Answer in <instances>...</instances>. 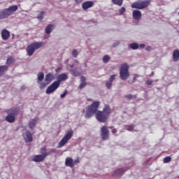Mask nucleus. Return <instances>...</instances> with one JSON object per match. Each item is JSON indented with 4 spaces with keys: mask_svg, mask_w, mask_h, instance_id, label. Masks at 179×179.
I'll return each mask as SVG.
<instances>
[{
    "mask_svg": "<svg viewBox=\"0 0 179 179\" xmlns=\"http://www.w3.org/2000/svg\"><path fill=\"white\" fill-rule=\"evenodd\" d=\"M125 98H126V99H132V94H127V95H125Z\"/></svg>",
    "mask_w": 179,
    "mask_h": 179,
    "instance_id": "obj_40",
    "label": "nucleus"
},
{
    "mask_svg": "<svg viewBox=\"0 0 179 179\" xmlns=\"http://www.w3.org/2000/svg\"><path fill=\"white\" fill-rule=\"evenodd\" d=\"M152 83H153V80H148L146 81V84L148 85V86H150V85H152Z\"/></svg>",
    "mask_w": 179,
    "mask_h": 179,
    "instance_id": "obj_38",
    "label": "nucleus"
},
{
    "mask_svg": "<svg viewBox=\"0 0 179 179\" xmlns=\"http://www.w3.org/2000/svg\"><path fill=\"white\" fill-rule=\"evenodd\" d=\"M78 50H73V51H72V55H73V57H74V58H76L77 57H78Z\"/></svg>",
    "mask_w": 179,
    "mask_h": 179,
    "instance_id": "obj_33",
    "label": "nucleus"
},
{
    "mask_svg": "<svg viewBox=\"0 0 179 179\" xmlns=\"http://www.w3.org/2000/svg\"><path fill=\"white\" fill-rule=\"evenodd\" d=\"M135 82H136V77H134L133 80L131 81V83H135Z\"/></svg>",
    "mask_w": 179,
    "mask_h": 179,
    "instance_id": "obj_44",
    "label": "nucleus"
},
{
    "mask_svg": "<svg viewBox=\"0 0 179 179\" xmlns=\"http://www.w3.org/2000/svg\"><path fill=\"white\" fill-rule=\"evenodd\" d=\"M124 173H125V170L122 168L121 169H118L117 170L114 171V176H122V174H124Z\"/></svg>",
    "mask_w": 179,
    "mask_h": 179,
    "instance_id": "obj_22",
    "label": "nucleus"
},
{
    "mask_svg": "<svg viewBox=\"0 0 179 179\" xmlns=\"http://www.w3.org/2000/svg\"><path fill=\"white\" fill-rule=\"evenodd\" d=\"M150 0H144L141 1H135L131 4L132 9H145L149 5H150Z\"/></svg>",
    "mask_w": 179,
    "mask_h": 179,
    "instance_id": "obj_5",
    "label": "nucleus"
},
{
    "mask_svg": "<svg viewBox=\"0 0 179 179\" xmlns=\"http://www.w3.org/2000/svg\"><path fill=\"white\" fill-rule=\"evenodd\" d=\"M8 115L6 117L7 122L12 124L15 121V116L19 114V110L16 109H10L7 110Z\"/></svg>",
    "mask_w": 179,
    "mask_h": 179,
    "instance_id": "obj_7",
    "label": "nucleus"
},
{
    "mask_svg": "<svg viewBox=\"0 0 179 179\" xmlns=\"http://www.w3.org/2000/svg\"><path fill=\"white\" fill-rule=\"evenodd\" d=\"M155 75V72L152 71L151 73L150 74V76H153Z\"/></svg>",
    "mask_w": 179,
    "mask_h": 179,
    "instance_id": "obj_48",
    "label": "nucleus"
},
{
    "mask_svg": "<svg viewBox=\"0 0 179 179\" xmlns=\"http://www.w3.org/2000/svg\"><path fill=\"white\" fill-rule=\"evenodd\" d=\"M41 153L42 155H44V153H47V148H41Z\"/></svg>",
    "mask_w": 179,
    "mask_h": 179,
    "instance_id": "obj_37",
    "label": "nucleus"
},
{
    "mask_svg": "<svg viewBox=\"0 0 179 179\" xmlns=\"http://www.w3.org/2000/svg\"><path fill=\"white\" fill-rule=\"evenodd\" d=\"M127 130L130 131H134V125L127 126Z\"/></svg>",
    "mask_w": 179,
    "mask_h": 179,
    "instance_id": "obj_35",
    "label": "nucleus"
},
{
    "mask_svg": "<svg viewBox=\"0 0 179 179\" xmlns=\"http://www.w3.org/2000/svg\"><path fill=\"white\" fill-rule=\"evenodd\" d=\"M110 57L108 56V55H106L102 59L103 64H107V62H110Z\"/></svg>",
    "mask_w": 179,
    "mask_h": 179,
    "instance_id": "obj_26",
    "label": "nucleus"
},
{
    "mask_svg": "<svg viewBox=\"0 0 179 179\" xmlns=\"http://www.w3.org/2000/svg\"><path fill=\"white\" fill-rule=\"evenodd\" d=\"M10 37V32H9V31L5 29L1 31V38L3 40L6 41V40H8Z\"/></svg>",
    "mask_w": 179,
    "mask_h": 179,
    "instance_id": "obj_15",
    "label": "nucleus"
},
{
    "mask_svg": "<svg viewBox=\"0 0 179 179\" xmlns=\"http://www.w3.org/2000/svg\"><path fill=\"white\" fill-rule=\"evenodd\" d=\"M43 45H45V42H34L31 43L27 48V52L29 57H31L36 50H38V48H41Z\"/></svg>",
    "mask_w": 179,
    "mask_h": 179,
    "instance_id": "obj_2",
    "label": "nucleus"
},
{
    "mask_svg": "<svg viewBox=\"0 0 179 179\" xmlns=\"http://www.w3.org/2000/svg\"><path fill=\"white\" fill-rule=\"evenodd\" d=\"M52 79H54V75L52 73L45 75V82H48V83H50V82L52 81Z\"/></svg>",
    "mask_w": 179,
    "mask_h": 179,
    "instance_id": "obj_17",
    "label": "nucleus"
},
{
    "mask_svg": "<svg viewBox=\"0 0 179 179\" xmlns=\"http://www.w3.org/2000/svg\"><path fill=\"white\" fill-rule=\"evenodd\" d=\"M119 13L120 15H124V13H125V7H122L120 10H119Z\"/></svg>",
    "mask_w": 179,
    "mask_h": 179,
    "instance_id": "obj_32",
    "label": "nucleus"
},
{
    "mask_svg": "<svg viewBox=\"0 0 179 179\" xmlns=\"http://www.w3.org/2000/svg\"><path fill=\"white\" fill-rule=\"evenodd\" d=\"M76 3H80L82 0H75Z\"/></svg>",
    "mask_w": 179,
    "mask_h": 179,
    "instance_id": "obj_45",
    "label": "nucleus"
},
{
    "mask_svg": "<svg viewBox=\"0 0 179 179\" xmlns=\"http://www.w3.org/2000/svg\"><path fill=\"white\" fill-rule=\"evenodd\" d=\"M93 5H94L93 1H85L83 3L82 8L84 9V10H87V9H89V8H92Z\"/></svg>",
    "mask_w": 179,
    "mask_h": 179,
    "instance_id": "obj_16",
    "label": "nucleus"
},
{
    "mask_svg": "<svg viewBox=\"0 0 179 179\" xmlns=\"http://www.w3.org/2000/svg\"><path fill=\"white\" fill-rule=\"evenodd\" d=\"M65 166L66 167H71V169L75 167V163L73 162V159L70 157L66 158Z\"/></svg>",
    "mask_w": 179,
    "mask_h": 179,
    "instance_id": "obj_14",
    "label": "nucleus"
},
{
    "mask_svg": "<svg viewBox=\"0 0 179 179\" xmlns=\"http://www.w3.org/2000/svg\"><path fill=\"white\" fill-rule=\"evenodd\" d=\"M44 17V11H42L40 13V14L38 15L37 19L41 22Z\"/></svg>",
    "mask_w": 179,
    "mask_h": 179,
    "instance_id": "obj_29",
    "label": "nucleus"
},
{
    "mask_svg": "<svg viewBox=\"0 0 179 179\" xmlns=\"http://www.w3.org/2000/svg\"><path fill=\"white\" fill-rule=\"evenodd\" d=\"M178 15H179V13H178Z\"/></svg>",
    "mask_w": 179,
    "mask_h": 179,
    "instance_id": "obj_50",
    "label": "nucleus"
},
{
    "mask_svg": "<svg viewBox=\"0 0 179 179\" xmlns=\"http://www.w3.org/2000/svg\"><path fill=\"white\" fill-rule=\"evenodd\" d=\"M117 45H120V42H115L113 43V47H117Z\"/></svg>",
    "mask_w": 179,
    "mask_h": 179,
    "instance_id": "obj_42",
    "label": "nucleus"
},
{
    "mask_svg": "<svg viewBox=\"0 0 179 179\" xmlns=\"http://www.w3.org/2000/svg\"><path fill=\"white\" fill-rule=\"evenodd\" d=\"M147 51H150L152 50V48L150 46L147 47L146 48Z\"/></svg>",
    "mask_w": 179,
    "mask_h": 179,
    "instance_id": "obj_47",
    "label": "nucleus"
},
{
    "mask_svg": "<svg viewBox=\"0 0 179 179\" xmlns=\"http://www.w3.org/2000/svg\"><path fill=\"white\" fill-rule=\"evenodd\" d=\"M66 94H68V90H66L64 92V93L60 95V97H61L62 99H64V97H65V96H66Z\"/></svg>",
    "mask_w": 179,
    "mask_h": 179,
    "instance_id": "obj_36",
    "label": "nucleus"
},
{
    "mask_svg": "<svg viewBox=\"0 0 179 179\" xmlns=\"http://www.w3.org/2000/svg\"><path fill=\"white\" fill-rule=\"evenodd\" d=\"M114 5H117V6H122L124 0H111Z\"/></svg>",
    "mask_w": 179,
    "mask_h": 179,
    "instance_id": "obj_24",
    "label": "nucleus"
},
{
    "mask_svg": "<svg viewBox=\"0 0 179 179\" xmlns=\"http://www.w3.org/2000/svg\"><path fill=\"white\" fill-rule=\"evenodd\" d=\"M50 152H45L43 155H34L32 160L36 163H40L41 162H44V160H45V157H47V156H50Z\"/></svg>",
    "mask_w": 179,
    "mask_h": 179,
    "instance_id": "obj_9",
    "label": "nucleus"
},
{
    "mask_svg": "<svg viewBox=\"0 0 179 179\" xmlns=\"http://www.w3.org/2000/svg\"><path fill=\"white\" fill-rule=\"evenodd\" d=\"M37 124V119H31L29 122V127L30 129H33Z\"/></svg>",
    "mask_w": 179,
    "mask_h": 179,
    "instance_id": "obj_19",
    "label": "nucleus"
},
{
    "mask_svg": "<svg viewBox=\"0 0 179 179\" xmlns=\"http://www.w3.org/2000/svg\"><path fill=\"white\" fill-rule=\"evenodd\" d=\"M9 69V67L6 65L0 66V76H2Z\"/></svg>",
    "mask_w": 179,
    "mask_h": 179,
    "instance_id": "obj_20",
    "label": "nucleus"
},
{
    "mask_svg": "<svg viewBox=\"0 0 179 179\" xmlns=\"http://www.w3.org/2000/svg\"><path fill=\"white\" fill-rule=\"evenodd\" d=\"M120 78L122 80H127L129 78V65L127 63L121 64L120 70Z\"/></svg>",
    "mask_w": 179,
    "mask_h": 179,
    "instance_id": "obj_4",
    "label": "nucleus"
},
{
    "mask_svg": "<svg viewBox=\"0 0 179 179\" xmlns=\"http://www.w3.org/2000/svg\"><path fill=\"white\" fill-rule=\"evenodd\" d=\"M179 59V50H175L173 52V62H177Z\"/></svg>",
    "mask_w": 179,
    "mask_h": 179,
    "instance_id": "obj_18",
    "label": "nucleus"
},
{
    "mask_svg": "<svg viewBox=\"0 0 179 179\" xmlns=\"http://www.w3.org/2000/svg\"><path fill=\"white\" fill-rule=\"evenodd\" d=\"M73 136V131L69 130L64 138L58 143L57 148H64L66 143H68V141Z\"/></svg>",
    "mask_w": 179,
    "mask_h": 179,
    "instance_id": "obj_6",
    "label": "nucleus"
},
{
    "mask_svg": "<svg viewBox=\"0 0 179 179\" xmlns=\"http://www.w3.org/2000/svg\"><path fill=\"white\" fill-rule=\"evenodd\" d=\"M44 79V73L40 72L38 74V83L41 82Z\"/></svg>",
    "mask_w": 179,
    "mask_h": 179,
    "instance_id": "obj_25",
    "label": "nucleus"
},
{
    "mask_svg": "<svg viewBox=\"0 0 179 179\" xmlns=\"http://www.w3.org/2000/svg\"><path fill=\"white\" fill-rule=\"evenodd\" d=\"M117 76V75L113 74L112 75L110 78H109V82L113 83V81L115 79V77Z\"/></svg>",
    "mask_w": 179,
    "mask_h": 179,
    "instance_id": "obj_34",
    "label": "nucleus"
},
{
    "mask_svg": "<svg viewBox=\"0 0 179 179\" xmlns=\"http://www.w3.org/2000/svg\"><path fill=\"white\" fill-rule=\"evenodd\" d=\"M59 87V85L58 83H57L55 81L52 83V85H50L46 90V94H51V93H54V92L56 91L57 89Z\"/></svg>",
    "mask_w": 179,
    "mask_h": 179,
    "instance_id": "obj_10",
    "label": "nucleus"
},
{
    "mask_svg": "<svg viewBox=\"0 0 179 179\" xmlns=\"http://www.w3.org/2000/svg\"><path fill=\"white\" fill-rule=\"evenodd\" d=\"M170 162H171V157H166L164 158V163H170Z\"/></svg>",
    "mask_w": 179,
    "mask_h": 179,
    "instance_id": "obj_31",
    "label": "nucleus"
},
{
    "mask_svg": "<svg viewBox=\"0 0 179 179\" xmlns=\"http://www.w3.org/2000/svg\"><path fill=\"white\" fill-rule=\"evenodd\" d=\"M54 27H55L53 24H48L45 28L46 34H50L52 31V30H54Z\"/></svg>",
    "mask_w": 179,
    "mask_h": 179,
    "instance_id": "obj_21",
    "label": "nucleus"
},
{
    "mask_svg": "<svg viewBox=\"0 0 179 179\" xmlns=\"http://www.w3.org/2000/svg\"><path fill=\"white\" fill-rule=\"evenodd\" d=\"M99 107H100V101H94L87 107L85 117L92 118L95 114L96 118L99 122L106 123L110 117V114H111V108L110 106L105 105L103 110L101 111L99 110Z\"/></svg>",
    "mask_w": 179,
    "mask_h": 179,
    "instance_id": "obj_1",
    "label": "nucleus"
},
{
    "mask_svg": "<svg viewBox=\"0 0 179 179\" xmlns=\"http://www.w3.org/2000/svg\"><path fill=\"white\" fill-rule=\"evenodd\" d=\"M22 136L25 142H33V134H31L30 131L27 130L24 133H23Z\"/></svg>",
    "mask_w": 179,
    "mask_h": 179,
    "instance_id": "obj_11",
    "label": "nucleus"
},
{
    "mask_svg": "<svg viewBox=\"0 0 179 179\" xmlns=\"http://www.w3.org/2000/svg\"><path fill=\"white\" fill-rule=\"evenodd\" d=\"M139 47H141V48H145V44H140Z\"/></svg>",
    "mask_w": 179,
    "mask_h": 179,
    "instance_id": "obj_46",
    "label": "nucleus"
},
{
    "mask_svg": "<svg viewBox=\"0 0 179 179\" xmlns=\"http://www.w3.org/2000/svg\"><path fill=\"white\" fill-rule=\"evenodd\" d=\"M66 79H68V75H66V73H62L57 76V80L55 82L59 86V85H61V82H64Z\"/></svg>",
    "mask_w": 179,
    "mask_h": 179,
    "instance_id": "obj_12",
    "label": "nucleus"
},
{
    "mask_svg": "<svg viewBox=\"0 0 179 179\" xmlns=\"http://www.w3.org/2000/svg\"><path fill=\"white\" fill-rule=\"evenodd\" d=\"M133 18L134 20H141L142 18V13L139 10H133Z\"/></svg>",
    "mask_w": 179,
    "mask_h": 179,
    "instance_id": "obj_13",
    "label": "nucleus"
},
{
    "mask_svg": "<svg viewBox=\"0 0 179 179\" xmlns=\"http://www.w3.org/2000/svg\"><path fill=\"white\" fill-rule=\"evenodd\" d=\"M73 163L75 166V164H77L78 163H80V160L79 159V158H77L76 160L73 161Z\"/></svg>",
    "mask_w": 179,
    "mask_h": 179,
    "instance_id": "obj_39",
    "label": "nucleus"
},
{
    "mask_svg": "<svg viewBox=\"0 0 179 179\" xmlns=\"http://www.w3.org/2000/svg\"><path fill=\"white\" fill-rule=\"evenodd\" d=\"M106 86L107 89H111V86H113V83H111L110 81H106Z\"/></svg>",
    "mask_w": 179,
    "mask_h": 179,
    "instance_id": "obj_30",
    "label": "nucleus"
},
{
    "mask_svg": "<svg viewBox=\"0 0 179 179\" xmlns=\"http://www.w3.org/2000/svg\"><path fill=\"white\" fill-rule=\"evenodd\" d=\"M17 6H10L8 8H6L0 11V20L6 19L9 16L13 15L16 10H17Z\"/></svg>",
    "mask_w": 179,
    "mask_h": 179,
    "instance_id": "obj_3",
    "label": "nucleus"
},
{
    "mask_svg": "<svg viewBox=\"0 0 179 179\" xmlns=\"http://www.w3.org/2000/svg\"><path fill=\"white\" fill-rule=\"evenodd\" d=\"M112 134H117V130H116V129H112Z\"/></svg>",
    "mask_w": 179,
    "mask_h": 179,
    "instance_id": "obj_43",
    "label": "nucleus"
},
{
    "mask_svg": "<svg viewBox=\"0 0 179 179\" xmlns=\"http://www.w3.org/2000/svg\"><path fill=\"white\" fill-rule=\"evenodd\" d=\"M51 152H55V149H52Z\"/></svg>",
    "mask_w": 179,
    "mask_h": 179,
    "instance_id": "obj_49",
    "label": "nucleus"
},
{
    "mask_svg": "<svg viewBox=\"0 0 179 179\" xmlns=\"http://www.w3.org/2000/svg\"><path fill=\"white\" fill-rule=\"evenodd\" d=\"M15 63V59L13 57H8L7 59L6 64L7 65H12V64Z\"/></svg>",
    "mask_w": 179,
    "mask_h": 179,
    "instance_id": "obj_27",
    "label": "nucleus"
},
{
    "mask_svg": "<svg viewBox=\"0 0 179 179\" xmlns=\"http://www.w3.org/2000/svg\"><path fill=\"white\" fill-rule=\"evenodd\" d=\"M129 47L131 50H138V48H139V45H138V43H131L129 45Z\"/></svg>",
    "mask_w": 179,
    "mask_h": 179,
    "instance_id": "obj_28",
    "label": "nucleus"
},
{
    "mask_svg": "<svg viewBox=\"0 0 179 179\" xmlns=\"http://www.w3.org/2000/svg\"><path fill=\"white\" fill-rule=\"evenodd\" d=\"M61 71H62V68L58 67V68L56 69V73H59V72H61Z\"/></svg>",
    "mask_w": 179,
    "mask_h": 179,
    "instance_id": "obj_41",
    "label": "nucleus"
},
{
    "mask_svg": "<svg viewBox=\"0 0 179 179\" xmlns=\"http://www.w3.org/2000/svg\"><path fill=\"white\" fill-rule=\"evenodd\" d=\"M101 137L102 141H108L110 138V131L107 126H103L101 128Z\"/></svg>",
    "mask_w": 179,
    "mask_h": 179,
    "instance_id": "obj_8",
    "label": "nucleus"
},
{
    "mask_svg": "<svg viewBox=\"0 0 179 179\" xmlns=\"http://www.w3.org/2000/svg\"><path fill=\"white\" fill-rule=\"evenodd\" d=\"M81 83L80 84V89H83L86 86V78L85 76H81L80 78Z\"/></svg>",
    "mask_w": 179,
    "mask_h": 179,
    "instance_id": "obj_23",
    "label": "nucleus"
}]
</instances>
